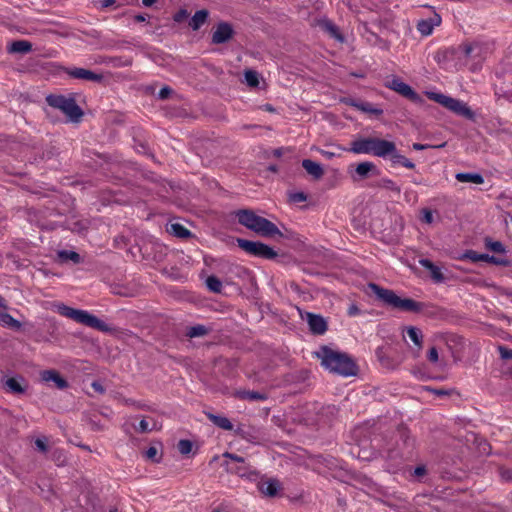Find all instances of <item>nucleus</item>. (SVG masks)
Wrapping results in <instances>:
<instances>
[{
	"label": "nucleus",
	"mask_w": 512,
	"mask_h": 512,
	"mask_svg": "<svg viewBox=\"0 0 512 512\" xmlns=\"http://www.w3.org/2000/svg\"><path fill=\"white\" fill-rule=\"evenodd\" d=\"M315 356L320 359L321 365L331 373L344 377L353 376L357 373L355 362L346 353L322 346L315 352Z\"/></svg>",
	"instance_id": "obj_1"
},
{
	"label": "nucleus",
	"mask_w": 512,
	"mask_h": 512,
	"mask_svg": "<svg viewBox=\"0 0 512 512\" xmlns=\"http://www.w3.org/2000/svg\"><path fill=\"white\" fill-rule=\"evenodd\" d=\"M367 288L386 306L401 312L422 313L426 307L423 302L411 298H402L393 290L383 288L375 283H368Z\"/></svg>",
	"instance_id": "obj_2"
},
{
	"label": "nucleus",
	"mask_w": 512,
	"mask_h": 512,
	"mask_svg": "<svg viewBox=\"0 0 512 512\" xmlns=\"http://www.w3.org/2000/svg\"><path fill=\"white\" fill-rule=\"evenodd\" d=\"M235 216L242 226L253 231L259 236L273 238L275 236L283 237V233L270 220L256 215L250 209H240L235 212Z\"/></svg>",
	"instance_id": "obj_3"
},
{
	"label": "nucleus",
	"mask_w": 512,
	"mask_h": 512,
	"mask_svg": "<svg viewBox=\"0 0 512 512\" xmlns=\"http://www.w3.org/2000/svg\"><path fill=\"white\" fill-rule=\"evenodd\" d=\"M354 154H371L376 157L386 158V154L391 152L393 146L390 141L376 137H359L350 143L349 148H341Z\"/></svg>",
	"instance_id": "obj_4"
},
{
	"label": "nucleus",
	"mask_w": 512,
	"mask_h": 512,
	"mask_svg": "<svg viewBox=\"0 0 512 512\" xmlns=\"http://www.w3.org/2000/svg\"><path fill=\"white\" fill-rule=\"evenodd\" d=\"M56 311L66 318H69L77 323L83 324L87 327L96 329L101 332H109L111 328L95 315L90 314L86 310L75 309L63 303L56 305Z\"/></svg>",
	"instance_id": "obj_5"
},
{
	"label": "nucleus",
	"mask_w": 512,
	"mask_h": 512,
	"mask_svg": "<svg viewBox=\"0 0 512 512\" xmlns=\"http://www.w3.org/2000/svg\"><path fill=\"white\" fill-rule=\"evenodd\" d=\"M46 102L50 107L62 111L71 122H79L83 116V111L76 103V100L64 95H48Z\"/></svg>",
	"instance_id": "obj_6"
},
{
	"label": "nucleus",
	"mask_w": 512,
	"mask_h": 512,
	"mask_svg": "<svg viewBox=\"0 0 512 512\" xmlns=\"http://www.w3.org/2000/svg\"><path fill=\"white\" fill-rule=\"evenodd\" d=\"M236 243L240 249L250 256L272 260L278 256V253L270 246L260 242L251 241L243 238H237Z\"/></svg>",
	"instance_id": "obj_7"
},
{
	"label": "nucleus",
	"mask_w": 512,
	"mask_h": 512,
	"mask_svg": "<svg viewBox=\"0 0 512 512\" xmlns=\"http://www.w3.org/2000/svg\"><path fill=\"white\" fill-rule=\"evenodd\" d=\"M397 448L388 447L387 453L390 458H403L411 454L414 440L410 437L407 428L399 427L396 432Z\"/></svg>",
	"instance_id": "obj_8"
},
{
	"label": "nucleus",
	"mask_w": 512,
	"mask_h": 512,
	"mask_svg": "<svg viewBox=\"0 0 512 512\" xmlns=\"http://www.w3.org/2000/svg\"><path fill=\"white\" fill-rule=\"evenodd\" d=\"M386 87L399 93L403 97L409 99L414 103L421 102V97L417 94L410 85L403 82L400 78L393 77L386 82Z\"/></svg>",
	"instance_id": "obj_9"
},
{
	"label": "nucleus",
	"mask_w": 512,
	"mask_h": 512,
	"mask_svg": "<svg viewBox=\"0 0 512 512\" xmlns=\"http://www.w3.org/2000/svg\"><path fill=\"white\" fill-rule=\"evenodd\" d=\"M352 166L349 167L348 172L354 182H359L367 179L371 175H378L379 170L373 162L365 161L359 163L352 171Z\"/></svg>",
	"instance_id": "obj_10"
},
{
	"label": "nucleus",
	"mask_w": 512,
	"mask_h": 512,
	"mask_svg": "<svg viewBox=\"0 0 512 512\" xmlns=\"http://www.w3.org/2000/svg\"><path fill=\"white\" fill-rule=\"evenodd\" d=\"M234 30L228 22H220L212 33V43L223 44L232 39Z\"/></svg>",
	"instance_id": "obj_11"
},
{
	"label": "nucleus",
	"mask_w": 512,
	"mask_h": 512,
	"mask_svg": "<svg viewBox=\"0 0 512 512\" xmlns=\"http://www.w3.org/2000/svg\"><path fill=\"white\" fill-rule=\"evenodd\" d=\"M66 73L74 79H81L92 82H101L103 80V75L97 74L91 70L84 68H70L66 70Z\"/></svg>",
	"instance_id": "obj_12"
},
{
	"label": "nucleus",
	"mask_w": 512,
	"mask_h": 512,
	"mask_svg": "<svg viewBox=\"0 0 512 512\" xmlns=\"http://www.w3.org/2000/svg\"><path fill=\"white\" fill-rule=\"evenodd\" d=\"M446 108L457 115L465 117L466 119L473 120L475 118V113L470 109V107L458 99L450 97Z\"/></svg>",
	"instance_id": "obj_13"
},
{
	"label": "nucleus",
	"mask_w": 512,
	"mask_h": 512,
	"mask_svg": "<svg viewBox=\"0 0 512 512\" xmlns=\"http://www.w3.org/2000/svg\"><path fill=\"white\" fill-rule=\"evenodd\" d=\"M307 322L312 333L322 335L327 331L326 320L317 314L307 313Z\"/></svg>",
	"instance_id": "obj_14"
},
{
	"label": "nucleus",
	"mask_w": 512,
	"mask_h": 512,
	"mask_svg": "<svg viewBox=\"0 0 512 512\" xmlns=\"http://www.w3.org/2000/svg\"><path fill=\"white\" fill-rule=\"evenodd\" d=\"M441 24V17L438 14H434V16L430 19L420 20L417 24V30L423 36H429L432 34L435 26H439Z\"/></svg>",
	"instance_id": "obj_15"
},
{
	"label": "nucleus",
	"mask_w": 512,
	"mask_h": 512,
	"mask_svg": "<svg viewBox=\"0 0 512 512\" xmlns=\"http://www.w3.org/2000/svg\"><path fill=\"white\" fill-rule=\"evenodd\" d=\"M41 378L45 382H54L58 389H65L68 387V382L56 370H44L41 373Z\"/></svg>",
	"instance_id": "obj_16"
},
{
	"label": "nucleus",
	"mask_w": 512,
	"mask_h": 512,
	"mask_svg": "<svg viewBox=\"0 0 512 512\" xmlns=\"http://www.w3.org/2000/svg\"><path fill=\"white\" fill-rule=\"evenodd\" d=\"M459 56V49L449 47L438 50L434 55V60L438 64H446Z\"/></svg>",
	"instance_id": "obj_17"
},
{
	"label": "nucleus",
	"mask_w": 512,
	"mask_h": 512,
	"mask_svg": "<svg viewBox=\"0 0 512 512\" xmlns=\"http://www.w3.org/2000/svg\"><path fill=\"white\" fill-rule=\"evenodd\" d=\"M23 383L26 382L22 377H10L5 380L4 388L6 389L7 392L13 394H23L26 391V385H23Z\"/></svg>",
	"instance_id": "obj_18"
},
{
	"label": "nucleus",
	"mask_w": 512,
	"mask_h": 512,
	"mask_svg": "<svg viewBox=\"0 0 512 512\" xmlns=\"http://www.w3.org/2000/svg\"><path fill=\"white\" fill-rule=\"evenodd\" d=\"M302 167L306 170V172L311 175L314 179L319 180L324 175V170L322 166L310 159H304L302 161Z\"/></svg>",
	"instance_id": "obj_19"
},
{
	"label": "nucleus",
	"mask_w": 512,
	"mask_h": 512,
	"mask_svg": "<svg viewBox=\"0 0 512 512\" xmlns=\"http://www.w3.org/2000/svg\"><path fill=\"white\" fill-rule=\"evenodd\" d=\"M259 490L266 496L274 497L280 489V483L276 479H269L258 484Z\"/></svg>",
	"instance_id": "obj_20"
},
{
	"label": "nucleus",
	"mask_w": 512,
	"mask_h": 512,
	"mask_svg": "<svg viewBox=\"0 0 512 512\" xmlns=\"http://www.w3.org/2000/svg\"><path fill=\"white\" fill-rule=\"evenodd\" d=\"M419 264L430 272L433 280H435L436 282L444 281V275L441 272V269L438 266H436L432 261H430L429 259H420Z\"/></svg>",
	"instance_id": "obj_21"
},
{
	"label": "nucleus",
	"mask_w": 512,
	"mask_h": 512,
	"mask_svg": "<svg viewBox=\"0 0 512 512\" xmlns=\"http://www.w3.org/2000/svg\"><path fill=\"white\" fill-rule=\"evenodd\" d=\"M455 178L457 181L462 182V183H474V184H478V185L484 183V178L479 173L461 172V173H457L455 175Z\"/></svg>",
	"instance_id": "obj_22"
},
{
	"label": "nucleus",
	"mask_w": 512,
	"mask_h": 512,
	"mask_svg": "<svg viewBox=\"0 0 512 512\" xmlns=\"http://www.w3.org/2000/svg\"><path fill=\"white\" fill-rule=\"evenodd\" d=\"M237 396L240 399L243 400H249V401H265L268 398V395L263 392L258 391H249V390H242L237 392Z\"/></svg>",
	"instance_id": "obj_23"
},
{
	"label": "nucleus",
	"mask_w": 512,
	"mask_h": 512,
	"mask_svg": "<svg viewBox=\"0 0 512 512\" xmlns=\"http://www.w3.org/2000/svg\"><path fill=\"white\" fill-rule=\"evenodd\" d=\"M207 418L216 426L221 429L230 431L233 429V425L227 417L215 415L212 413H206Z\"/></svg>",
	"instance_id": "obj_24"
},
{
	"label": "nucleus",
	"mask_w": 512,
	"mask_h": 512,
	"mask_svg": "<svg viewBox=\"0 0 512 512\" xmlns=\"http://www.w3.org/2000/svg\"><path fill=\"white\" fill-rule=\"evenodd\" d=\"M208 15L209 13L207 10H198L190 19L189 26L194 31L198 30L206 22Z\"/></svg>",
	"instance_id": "obj_25"
},
{
	"label": "nucleus",
	"mask_w": 512,
	"mask_h": 512,
	"mask_svg": "<svg viewBox=\"0 0 512 512\" xmlns=\"http://www.w3.org/2000/svg\"><path fill=\"white\" fill-rule=\"evenodd\" d=\"M32 50V44L26 40H17L10 44L8 51L10 53H28Z\"/></svg>",
	"instance_id": "obj_26"
},
{
	"label": "nucleus",
	"mask_w": 512,
	"mask_h": 512,
	"mask_svg": "<svg viewBox=\"0 0 512 512\" xmlns=\"http://www.w3.org/2000/svg\"><path fill=\"white\" fill-rule=\"evenodd\" d=\"M350 105L362 112L373 114L376 116H379L383 113L381 109L373 107V105L369 102L351 101Z\"/></svg>",
	"instance_id": "obj_27"
},
{
	"label": "nucleus",
	"mask_w": 512,
	"mask_h": 512,
	"mask_svg": "<svg viewBox=\"0 0 512 512\" xmlns=\"http://www.w3.org/2000/svg\"><path fill=\"white\" fill-rule=\"evenodd\" d=\"M321 27L327 32L329 33V35L333 38H335L336 40L340 41V42H343L344 41V37L343 35L339 32V29L338 27L330 20H324L322 21L321 23Z\"/></svg>",
	"instance_id": "obj_28"
},
{
	"label": "nucleus",
	"mask_w": 512,
	"mask_h": 512,
	"mask_svg": "<svg viewBox=\"0 0 512 512\" xmlns=\"http://www.w3.org/2000/svg\"><path fill=\"white\" fill-rule=\"evenodd\" d=\"M167 231L170 234L183 239L188 238L191 235V232L180 223H171Z\"/></svg>",
	"instance_id": "obj_29"
},
{
	"label": "nucleus",
	"mask_w": 512,
	"mask_h": 512,
	"mask_svg": "<svg viewBox=\"0 0 512 512\" xmlns=\"http://www.w3.org/2000/svg\"><path fill=\"white\" fill-rule=\"evenodd\" d=\"M407 335L410 340L418 347V349L422 348L423 334L419 328L414 326L407 327Z\"/></svg>",
	"instance_id": "obj_30"
},
{
	"label": "nucleus",
	"mask_w": 512,
	"mask_h": 512,
	"mask_svg": "<svg viewBox=\"0 0 512 512\" xmlns=\"http://www.w3.org/2000/svg\"><path fill=\"white\" fill-rule=\"evenodd\" d=\"M484 244L486 249L494 253L505 254L507 252L506 247L500 241H495L490 237L484 239Z\"/></svg>",
	"instance_id": "obj_31"
},
{
	"label": "nucleus",
	"mask_w": 512,
	"mask_h": 512,
	"mask_svg": "<svg viewBox=\"0 0 512 512\" xmlns=\"http://www.w3.org/2000/svg\"><path fill=\"white\" fill-rule=\"evenodd\" d=\"M378 188L390 190L394 192L395 194L399 195L401 193V188L398 186L393 180L388 178H382L380 179L376 185Z\"/></svg>",
	"instance_id": "obj_32"
},
{
	"label": "nucleus",
	"mask_w": 512,
	"mask_h": 512,
	"mask_svg": "<svg viewBox=\"0 0 512 512\" xmlns=\"http://www.w3.org/2000/svg\"><path fill=\"white\" fill-rule=\"evenodd\" d=\"M462 258L468 259L473 263H477V262H481V261L489 263L490 255L489 254H480L474 250H467L463 254Z\"/></svg>",
	"instance_id": "obj_33"
},
{
	"label": "nucleus",
	"mask_w": 512,
	"mask_h": 512,
	"mask_svg": "<svg viewBox=\"0 0 512 512\" xmlns=\"http://www.w3.org/2000/svg\"><path fill=\"white\" fill-rule=\"evenodd\" d=\"M209 333V329L204 325H196L189 327L186 336L189 338L203 337Z\"/></svg>",
	"instance_id": "obj_34"
},
{
	"label": "nucleus",
	"mask_w": 512,
	"mask_h": 512,
	"mask_svg": "<svg viewBox=\"0 0 512 512\" xmlns=\"http://www.w3.org/2000/svg\"><path fill=\"white\" fill-rule=\"evenodd\" d=\"M391 146H393V149L391 152L386 154V158L389 157L390 161L393 165L400 164L402 165L406 159L405 156L399 153V151L396 148V144L392 141H390Z\"/></svg>",
	"instance_id": "obj_35"
},
{
	"label": "nucleus",
	"mask_w": 512,
	"mask_h": 512,
	"mask_svg": "<svg viewBox=\"0 0 512 512\" xmlns=\"http://www.w3.org/2000/svg\"><path fill=\"white\" fill-rule=\"evenodd\" d=\"M205 283L207 288L213 293H220L222 290V282L214 275L208 276Z\"/></svg>",
	"instance_id": "obj_36"
},
{
	"label": "nucleus",
	"mask_w": 512,
	"mask_h": 512,
	"mask_svg": "<svg viewBox=\"0 0 512 512\" xmlns=\"http://www.w3.org/2000/svg\"><path fill=\"white\" fill-rule=\"evenodd\" d=\"M427 96L429 99L435 101L436 103L442 105L443 107H447L450 97L446 96L442 93L428 92Z\"/></svg>",
	"instance_id": "obj_37"
},
{
	"label": "nucleus",
	"mask_w": 512,
	"mask_h": 512,
	"mask_svg": "<svg viewBox=\"0 0 512 512\" xmlns=\"http://www.w3.org/2000/svg\"><path fill=\"white\" fill-rule=\"evenodd\" d=\"M244 76L248 86L257 87L259 85L258 73L256 71L247 70Z\"/></svg>",
	"instance_id": "obj_38"
},
{
	"label": "nucleus",
	"mask_w": 512,
	"mask_h": 512,
	"mask_svg": "<svg viewBox=\"0 0 512 512\" xmlns=\"http://www.w3.org/2000/svg\"><path fill=\"white\" fill-rule=\"evenodd\" d=\"M59 257L63 260H71L74 263L80 262V255L75 251L62 250L58 253Z\"/></svg>",
	"instance_id": "obj_39"
},
{
	"label": "nucleus",
	"mask_w": 512,
	"mask_h": 512,
	"mask_svg": "<svg viewBox=\"0 0 512 512\" xmlns=\"http://www.w3.org/2000/svg\"><path fill=\"white\" fill-rule=\"evenodd\" d=\"M0 322L10 327H20L19 321H17L10 314L5 312H0Z\"/></svg>",
	"instance_id": "obj_40"
},
{
	"label": "nucleus",
	"mask_w": 512,
	"mask_h": 512,
	"mask_svg": "<svg viewBox=\"0 0 512 512\" xmlns=\"http://www.w3.org/2000/svg\"><path fill=\"white\" fill-rule=\"evenodd\" d=\"M192 442L190 440L182 439L178 442V450L182 455H187L192 451Z\"/></svg>",
	"instance_id": "obj_41"
},
{
	"label": "nucleus",
	"mask_w": 512,
	"mask_h": 512,
	"mask_svg": "<svg viewBox=\"0 0 512 512\" xmlns=\"http://www.w3.org/2000/svg\"><path fill=\"white\" fill-rule=\"evenodd\" d=\"M475 46L470 43H465L456 49H459V55H463L465 58L472 57V52L474 51Z\"/></svg>",
	"instance_id": "obj_42"
},
{
	"label": "nucleus",
	"mask_w": 512,
	"mask_h": 512,
	"mask_svg": "<svg viewBox=\"0 0 512 512\" xmlns=\"http://www.w3.org/2000/svg\"><path fill=\"white\" fill-rule=\"evenodd\" d=\"M489 263L498 265V266H504V267L510 266V264H511L510 260L507 258L496 257V256H491V255H490Z\"/></svg>",
	"instance_id": "obj_43"
},
{
	"label": "nucleus",
	"mask_w": 512,
	"mask_h": 512,
	"mask_svg": "<svg viewBox=\"0 0 512 512\" xmlns=\"http://www.w3.org/2000/svg\"><path fill=\"white\" fill-rule=\"evenodd\" d=\"M498 351L502 359L512 360V349L506 346H498Z\"/></svg>",
	"instance_id": "obj_44"
},
{
	"label": "nucleus",
	"mask_w": 512,
	"mask_h": 512,
	"mask_svg": "<svg viewBox=\"0 0 512 512\" xmlns=\"http://www.w3.org/2000/svg\"><path fill=\"white\" fill-rule=\"evenodd\" d=\"M248 468L246 466H237V467H227V471L230 473H235L240 477H244L247 475Z\"/></svg>",
	"instance_id": "obj_45"
},
{
	"label": "nucleus",
	"mask_w": 512,
	"mask_h": 512,
	"mask_svg": "<svg viewBox=\"0 0 512 512\" xmlns=\"http://www.w3.org/2000/svg\"><path fill=\"white\" fill-rule=\"evenodd\" d=\"M158 454V450L156 447L151 446L145 452V457L153 462H159L160 460L156 458Z\"/></svg>",
	"instance_id": "obj_46"
},
{
	"label": "nucleus",
	"mask_w": 512,
	"mask_h": 512,
	"mask_svg": "<svg viewBox=\"0 0 512 512\" xmlns=\"http://www.w3.org/2000/svg\"><path fill=\"white\" fill-rule=\"evenodd\" d=\"M188 11L186 9H180L173 15V20L177 23H181L188 17Z\"/></svg>",
	"instance_id": "obj_47"
},
{
	"label": "nucleus",
	"mask_w": 512,
	"mask_h": 512,
	"mask_svg": "<svg viewBox=\"0 0 512 512\" xmlns=\"http://www.w3.org/2000/svg\"><path fill=\"white\" fill-rule=\"evenodd\" d=\"M290 200L294 203L304 202L307 200V195L303 192H296L290 195Z\"/></svg>",
	"instance_id": "obj_48"
},
{
	"label": "nucleus",
	"mask_w": 512,
	"mask_h": 512,
	"mask_svg": "<svg viewBox=\"0 0 512 512\" xmlns=\"http://www.w3.org/2000/svg\"><path fill=\"white\" fill-rule=\"evenodd\" d=\"M499 473L504 481H512V470L507 468H500Z\"/></svg>",
	"instance_id": "obj_49"
},
{
	"label": "nucleus",
	"mask_w": 512,
	"mask_h": 512,
	"mask_svg": "<svg viewBox=\"0 0 512 512\" xmlns=\"http://www.w3.org/2000/svg\"><path fill=\"white\" fill-rule=\"evenodd\" d=\"M136 431H138L139 433H146L148 431H150L151 429L149 428V424L148 422L145 420V419H142L138 426L135 427Z\"/></svg>",
	"instance_id": "obj_50"
},
{
	"label": "nucleus",
	"mask_w": 512,
	"mask_h": 512,
	"mask_svg": "<svg viewBox=\"0 0 512 512\" xmlns=\"http://www.w3.org/2000/svg\"><path fill=\"white\" fill-rule=\"evenodd\" d=\"M35 446L37 447V449L43 453L47 452L48 450V446L46 444V441L45 439H40V438H37L35 440Z\"/></svg>",
	"instance_id": "obj_51"
},
{
	"label": "nucleus",
	"mask_w": 512,
	"mask_h": 512,
	"mask_svg": "<svg viewBox=\"0 0 512 512\" xmlns=\"http://www.w3.org/2000/svg\"><path fill=\"white\" fill-rule=\"evenodd\" d=\"M171 93H172V89L168 86H165L160 89V91L158 93V98L162 99V100L167 99Z\"/></svg>",
	"instance_id": "obj_52"
},
{
	"label": "nucleus",
	"mask_w": 512,
	"mask_h": 512,
	"mask_svg": "<svg viewBox=\"0 0 512 512\" xmlns=\"http://www.w3.org/2000/svg\"><path fill=\"white\" fill-rule=\"evenodd\" d=\"M427 357H428V360L430 362H433V363L437 362L438 361V351H437V349L435 347H432L429 350Z\"/></svg>",
	"instance_id": "obj_53"
},
{
	"label": "nucleus",
	"mask_w": 512,
	"mask_h": 512,
	"mask_svg": "<svg viewBox=\"0 0 512 512\" xmlns=\"http://www.w3.org/2000/svg\"><path fill=\"white\" fill-rule=\"evenodd\" d=\"M223 456L225 458H229V459H231V460H233L235 462L242 463V464L244 463V458H242L241 456H238L236 454H232V453L226 452V453L223 454Z\"/></svg>",
	"instance_id": "obj_54"
},
{
	"label": "nucleus",
	"mask_w": 512,
	"mask_h": 512,
	"mask_svg": "<svg viewBox=\"0 0 512 512\" xmlns=\"http://www.w3.org/2000/svg\"><path fill=\"white\" fill-rule=\"evenodd\" d=\"M422 213H423L422 220L426 223H432V221H433L432 212L430 210L424 209Z\"/></svg>",
	"instance_id": "obj_55"
},
{
	"label": "nucleus",
	"mask_w": 512,
	"mask_h": 512,
	"mask_svg": "<svg viewBox=\"0 0 512 512\" xmlns=\"http://www.w3.org/2000/svg\"><path fill=\"white\" fill-rule=\"evenodd\" d=\"M91 386H92V388L94 389L95 392H98L100 394H103L105 392L104 387L98 381L92 382Z\"/></svg>",
	"instance_id": "obj_56"
},
{
	"label": "nucleus",
	"mask_w": 512,
	"mask_h": 512,
	"mask_svg": "<svg viewBox=\"0 0 512 512\" xmlns=\"http://www.w3.org/2000/svg\"><path fill=\"white\" fill-rule=\"evenodd\" d=\"M360 314V309L358 308V306L356 305H351L349 308H348V315L349 316H356V315H359Z\"/></svg>",
	"instance_id": "obj_57"
},
{
	"label": "nucleus",
	"mask_w": 512,
	"mask_h": 512,
	"mask_svg": "<svg viewBox=\"0 0 512 512\" xmlns=\"http://www.w3.org/2000/svg\"><path fill=\"white\" fill-rule=\"evenodd\" d=\"M412 147L414 150H424V149H428V148H433L434 146L429 145V144L414 143Z\"/></svg>",
	"instance_id": "obj_58"
},
{
	"label": "nucleus",
	"mask_w": 512,
	"mask_h": 512,
	"mask_svg": "<svg viewBox=\"0 0 512 512\" xmlns=\"http://www.w3.org/2000/svg\"><path fill=\"white\" fill-rule=\"evenodd\" d=\"M320 153L322 156H324L327 159H332L336 155L335 152L327 151V150H320Z\"/></svg>",
	"instance_id": "obj_59"
},
{
	"label": "nucleus",
	"mask_w": 512,
	"mask_h": 512,
	"mask_svg": "<svg viewBox=\"0 0 512 512\" xmlns=\"http://www.w3.org/2000/svg\"><path fill=\"white\" fill-rule=\"evenodd\" d=\"M116 2V0H103L102 3H101V6L103 8H107V7H110L112 5H114Z\"/></svg>",
	"instance_id": "obj_60"
},
{
	"label": "nucleus",
	"mask_w": 512,
	"mask_h": 512,
	"mask_svg": "<svg viewBox=\"0 0 512 512\" xmlns=\"http://www.w3.org/2000/svg\"><path fill=\"white\" fill-rule=\"evenodd\" d=\"M425 472H426V470H425V467H423V466H418L415 468V474L417 476H422L425 474Z\"/></svg>",
	"instance_id": "obj_61"
},
{
	"label": "nucleus",
	"mask_w": 512,
	"mask_h": 512,
	"mask_svg": "<svg viewBox=\"0 0 512 512\" xmlns=\"http://www.w3.org/2000/svg\"><path fill=\"white\" fill-rule=\"evenodd\" d=\"M402 166L408 168V169H413L415 167L414 163L411 162L408 158L405 159L404 163L402 164Z\"/></svg>",
	"instance_id": "obj_62"
},
{
	"label": "nucleus",
	"mask_w": 512,
	"mask_h": 512,
	"mask_svg": "<svg viewBox=\"0 0 512 512\" xmlns=\"http://www.w3.org/2000/svg\"><path fill=\"white\" fill-rule=\"evenodd\" d=\"M157 0H142V4L145 7H151L153 4L156 3Z\"/></svg>",
	"instance_id": "obj_63"
},
{
	"label": "nucleus",
	"mask_w": 512,
	"mask_h": 512,
	"mask_svg": "<svg viewBox=\"0 0 512 512\" xmlns=\"http://www.w3.org/2000/svg\"><path fill=\"white\" fill-rule=\"evenodd\" d=\"M135 21H137V22H144V21H146V16L142 15V14H138V15L135 16Z\"/></svg>",
	"instance_id": "obj_64"
}]
</instances>
